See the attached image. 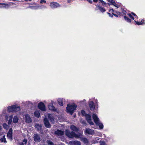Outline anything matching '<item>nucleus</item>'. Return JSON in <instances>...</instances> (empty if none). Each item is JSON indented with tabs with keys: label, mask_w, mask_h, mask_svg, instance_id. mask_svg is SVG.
Masks as SVG:
<instances>
[{
	"label": "nucleus",
	"mask_w": 145,
	"mask_h": 145,
	"mask_svg": "<svg viewBox=\"0 0 145 145\" xmlns=\"http://www.w3.org/2000/svg\"><path fill=\"white\" fill-rule=\"evenodd\" d=\"M65 134L69 138H79L81 139V140L83 141L84 143L87 144L89 143L88 139L86 138H82V133H79L77 134H76L73 132H71L69 130H67L66 131Z\"/></svg>",
	"instance_id": "1"
},
{
	"label": "nucleus",
	"mask_w": 145,
	"mask_h": 145,
	"mask_svg": "<svg viewBox=\"0 0 145 145\" xmlns=\"http://www.w3.org/2000/svg\"><path fill=\"white\" fill-rule=\"evenodd\" d=\"M77 107L76 105L74 103L68 104L67 107L66 111L72 115Z\"/></svg>",
	"instance_id": "2"
},
{
	"label": "nucleus",
	"mask_w": 145,
	"mask_h": 145,
	"mask_svg": "<svg viewBox=\"0 0 145 145\" xmlns=\"http://www.w3.org/2000/svg\"><path fill=\"white\" fill-rule=\"evenodd\" d=\"M20 110V107L17 105H13L11 106H9L8 107V110L9 112H11L13 111L17 112Z\"/></svg>",
	"instance_id": "3"
},
{
	"label": "nucleus",
	"mask_w": 145,
	"mask_h": 145,
	"mask_svg": "<svg viewBox=\"0 0 145 145\" xmlns=\"http://www.w3.org/2000/svg\"><path fill=\"white\" fill-rule=\"evenodd\" d=\"M48 117L50 119V121L53 123H54V122L55 121H56V120H57V119H56L55 118H54L56 117V118L57 117V116H56L52 114H48Z\"/></svg>",
	"instance_id": "4"
},
{
	"label": "nucleus",
	"mask_w": 145,
	"mask_h": 145,
	"mask_svg": "<svg viewBox=\"0 0 145 145\" xmlns=\"http://www.w3.org/2000/svg\"><path fill=\"white\" fill-rule=\"evenodd\" d=\"M86 118L88 122L90 125H93L94 123L92 121L91 116L89 114H86L85 115Z\"/></svg>",
	"instance_id": "5"
},
{
	"label": "nucleus",
	"mask_w": 145,
	"mask_h": 145,
	"mask_svg": "<svg viewBox=\"0 0 145 145\" xmlns=\"http://www.w3.org/2000/svg\"><path fill=\"white\" fill-rule=\"evenodd\" d=\"M88 134L89 135H95V132L92 129L89 128H87L86 129L85 132V134Z\"/></svg>",
	"instance_id": "6"
},
{
	"label": "nucleus",
	"mask_w": 145,
	"mask_h": 145,
	"mask_svg": "<svg viewBox=\"0 0 145 145\" xmlns=\"http://www.w3.org/2000/svg\"><path fill=\"white\" fill-rule=\"evenodd\" d=\"M33 139L35 142H39L40 141V135L37 134H35L34 135Z\"/></svg>",
	"instance_id": "7"
},
{
	"label": "nucleus",
	"mask_w": 145,
	"mask_h": 145,
	"mask_svg": "<svg viewBox=\"0 0 145 145\" xmlns=\"http://www.w3.org/2000/svg\"><path fill=\"white\" fill-rule=\"evenodd\" d=\"M50 6L52 8H56L60 6L58 3L56 2H53L50 3Z\"/></svg>",
	"instance_id": "8"
},
{
	"label": "nucleus",
	"mask_w": 145,
	"mask_h": 145,
	"mask_svg": "<svg viewBox=\"0 0 145 145\" xmlns=\"http://www.w3.org/2000/svg\"><path fill=\"white\" fill-rule=\"evenodd\" d=\"M38 107L39 109L42 111H45V107L44 104L42 102H40L38 105Z\"/></svg>",
	"instance_id": "9"
},
{
	"label": "nucleus",
	"mask_w": 145,
	"mask_h": 145,
	"mask_svg": "<svg viewBox=\"0 0 145 145\" xmlns=\"http://www.w3.org/2000/svg\"><path fill=\"white\" fill-rule=\"evenodd\" d=\"M92 118L95 124L100 121L97 116L94 113L93 114Z\"/></svg>",
	"instance_id": "10"
},
{
	"label": "nucleus",
	"mask_w": 145,
	"mask_h": 145,
	"mask_svg": "<svg viewBox=\"0 0 145 145\" xmlns=\"http://www.w3.org/2000/svg\"><path fill=\"white\" fill-rule=\"evenodd\" d=\"M44 123L45 126L47 128H50L51 125L50 124L48 120L45 118L44 120Z\"/></svg>",
	"instance_id": "11"
},
{
	"label": "nucleus",
	"mask_w": 145,
	"mask_h": 145,
	"mask_svg": "<svg viewBox=\"0 0 145 145\" xmlns=\"http://www.w3.org/2000/svg\"><path fill=\"white\" fill-rule=\"evenodd\" d=\"M12 129H10L7 134V137L10 140L12 139Z\"/></svg>",
	"instance_id": "12"
},
{
	"label": "nucleus",
	"mask_w": 145,
	"mask_h": 145,
	"mask_svg": "<svg viewBox=\"0 0 145 145\" xmlns=\"http://www.w3.org/2000/svg\"><path fill=\"white\" fill-rule=\"evenodd\" d=\"M25 121L27 123H30L31 122L32 120L29 115L27 114L25 115Z\"/></svg>",
	"instance_id": "13"
},
{
	"label": "nucleus",
	"mask_w": 145,
	"mask_h": 145,
	"mask_svg": "<svg viewBox=\"0 0 145 145\" xmlns=\"http://www.w3.org/2000/svg\"><path fill=\"white\" fill-rule=\"evenodd\" d=\"M56 135L59 136H63V132L60 130H57L55 132Z\"/></svg>",
	"instance_id": "14"
},
{
	"label": "nucleus",
	"mask_w": 145,
	"mask_h": 145,
	"mask_svg": "<svg viewBox=\"0 0 145 145\" xmlns=\"http://www.w3.org/2000/svg\"><path fill=\"white\" fill-rule=\"evenodd\" d=\"M89 106L91 110H93L95 109V106L93 102L92 101H90L89 102Z\"/></svg>",
	"instance_id": "15"
},
{
	"label": "nucleus",
	"mask_w": 145,
	"mask_h": 145,
	"mask_svg": "<svg viewBox=\"0 0 145 145\" xmlns=\"http://www.w3.org/2000/svg\"><path fill=\"white\" fill-rule=\"evenodd\" d=\"M10 5L9 4L0 3V7L7 8Z\"/></svg>",
	"instance_id": "16"
},
{
	"label": "nucleus",
	"mask_w": 145,
	"mask_h": 145,
	"mask_svg": "<svg viewBox=\"0 0 145 145\" xmlns=\"http://www.w3.org/2000/svg\"><path fill=\"white\" fill-rule=\"evenodd\" d=\"M107 1L117 8L119 7L120 5L116 3L113 0H107Z\"/></svg>",
	"instance_id": "17"
},
{
	"label": "nucleus",
	"mask_w": 145,
	"mask_h": 145,
	"mask_svg": "<svg viewBox=\"0 0 145 145\" xmlns=\"http://www.w3.org/2000/svg\"><path fill=\"white\" fill-rule=\"evenodd\" d=\"M97 125H98L99 126V128L101 129H102L103 128V124L101 122L99 121V122H98L97 123H96L95 124Z\"/></svg>",
	"instance_id": "18"
},
{
	"label": "nucleus",
	"mask_w": 145,
	"mask_h": 145,
	"mask_svg": "<svg viewBox=\"0 0 145 145\" xmlns=\"http://www.w3.org/2000/svg\"><path fill=\"white\" fill-rule=\"evenodd\" d=\"M64 100L63 99L59 98L57 100L59 104L61 106L63 105V101Z\"/></svg>",
	"instance_id": "19"
},
{
	"label": "nucleus",
	"mask_w": 145,
	"mask_h": 145,
	"mask_svg": "<svg viewBox=\"0 0 145 145\" xmlns=\"http://www.w3.org/2000/svg\"><path fill=\"white\" fill-rule=\"evenodd\" d=\"M70 128L72 130L75 131H77L78 130V129L77 128H76L75 126L73 125H71L70 126Z\"/></svg>",
	"instance_id": "20"
},
{
	"label": "nucleus",
	"mask_w": 145,
	"mask_h": 145,
	"mask_svg": "<svg viewBox=\"0 0 145 145\" xmlns=\"http://www.w3.org/2000/svg\"><path fill=\"white\" fill-rule=\"evenodd\" d=\"M27 142V139H25L23 140V142H20L18 145H25Z\"/></svg>",
	"instance_id": "21"
},
{
	"label": "nucleus",
	"mask_w": 145,
	"mask_h": 145,
	"mask_svg": "<svg viewBox=\"0 0 145 145\" xmlns=\"http://www.w3.org/2000/svg\"><path fill=\"white\" fill-rule=\"evenodd\" d=\"M48 108L49 110L54 111L55 110V107L53 106L52 104H51V105H49L48 106Z\"/></svg>",
	"instance_id": "22"
},
{
	"label": "nucleus",
	"mask_w": 145,
	"mask_h": 145,
	"mask_svg": "<svg viewBox=\"0 0 145 145\" xmlns=\"http://www.w3.org/2000/svg\"><path fill=\"white\" fill-rule=\"evenodd\" d=\"M18 118L17 116H14L13 119V122L14 123H17L18 122Z\"/></svg>",
	"instance_id": "23"
},
{
	"label": "nucleus",
	"mask_w": 145,
	"mask_h": 145,
	"mask_svg": "<svg viewBox=\"0 0 145 145\" xmlns=\"http://www.w3.org/2000/svg\"><path fill=\"white\" fill-rule=\"evenodd\" d=\"M98 9L102 12H103L106 11L105 9L104 8L99 6L98 7Z\"/></svg>",
	"instance_id": "24"
},
{
	"label": "nucleus",
	"mask_w": 145,
	"mask_h": 145,
	"mask_svg": "<svg viewBox=\"0 0 145 145\" xmlns=\"http://www.w3.org/2000/svg\"><path fill=\"white\" fill-rule=\"evenodd\" d=\"M34 115L37 117L39 118L40 116L39 112L37 110L35 111L34 113Z\"/></svg>",
	"instance_id": "25"
},
{
	"label": "nucleus",
	"mask_w": 145,
	"mask_h": 145,
	"mask_svg": "<svg viewBox=\"0 0 145 145\" xmlns=\"http://www.w3.org/2000/svg\"><path fill=\"white\" fill-rule=\"evenodd\" d=\"M0 140L2 142H4V143H6L7 142L5 136H3L2 138H1L0 139Z\"/></svg>",
	"instance_id": "26"
},
{
	"label": "nucleus",
	"mask_w": 145,
	"mask_h": 145,
	"mask_svg": "<svg viewBox=\"0 0 145 145\" xmlns=\"http://www.w3.org/2000/svg\"><path fill=\"white\" fill-rule=\"evenodd\" d=\"M41 125H40L39 124H36L35 125V127L38 131H39L41 129Z\"/></svg>",
	"instance_id": "27"
},
{
	"label": "nucleus",
	"mask_w": 145,
	"mask_h": 145,
	"mask_svg": "<svg viewBox=\"0 0 145 145\" xmlns=\"http://www.w3.org/2000/svg\"><path fill=\"white\" fill-rule=\"evenodd\" d=\"M9 119L8 120V124H10L11 123L12 121V119L13 118V116L12 115L10 116H9Z\"/></svg>",
	"instance_id": "28"
},
{
	"label": "nucleus",
	"mask_w": 145,
	"mask_h": 145,
	"mask_svg": "<svg viewBox=\"0 0 145 145\" xmlns=\"http://www.w3.org/2000/svg\"><path fill=\"white\" fill-rule=\"evenodd\" d=\"M124 18L125 20L127 22H131V20L129 18L127 17L126 16H124Z\"/></svg>",
	"instance_id": "29"
},
{
	"label": "nucleus",
	"mask_w": 145,
	"mask_h": 145,
	"mask_svg": "<svg viewBox=\"0 0 145 145\" xmlns=\"http://www.w3.org/2000/svg\"><path fill=\"white\" fill-rule=\"evenodd\" d=\"M30 8L33 9H37L39 8V6H30Z\"/></svg>",
	"instance_id": "30"
},
{
	"label": "nucleus",
	"mask_w": 145,
	"mask_h": 145,
	"mask_svg": "<svg viewBox=\"0 0 145 145\" xmlns=\"http://www.w3.org/2000/svg\"><path fill=\"white\" fill-rule=\"evenodd\" d=\"M100 138L98 137H97L95 138V139L96 140V141H93L91 142L92 144H95L97 142V141L99 140Z\"/></svg>",
	"instance_id": "31"
},
{
	"label": "nucleus",
	"mask_w": 145,
	"mask_h": 145,
	"mask_svg": "<svg viewBox=\"0 0 145 145\" xmlns=\"http://www.w3.org/2000/svg\"><path fill=\"white\" fill-rule=\"evenodd\" d=\"M135 22L137 24L139 25H143V24H145L144 22H138L136 21H135Z\"/></svg>",
	"instance_id": "32"
},
{
	"label": "nucleus",
	"mask_w": 145,
	"mask_h": 145,
	"mask_svg": "<svg viewBox=\"0 0 145 145\" xmlns=\"http://www.w3.org/2000/svg\"><path fill=\"white\" fill-rule=\"evenodd\" d=\"M80 142L78 141L75 140L74 141V145H80Z\"/></svg>",
	"instance_id": "33"
},
{
	"label": "nucleus",
	"mask_w": 145,
	"mask_h": 145,
	"mask_svg": "<svg viewBox=\"0 0 145 145\" xmlns=\"http://www.w3.org/2000/svg\"><path fill=\"white\" fill-rule=\"evenodd\" d=\"M3 127L6 129H8V125L5 123L3 124Z\"/></svg>",
	"instance_id": "34"
},
{
	"label": "nucleus",
	"mask_w": 145,
	"mask_h": 145,
	"mask_svg": "<svg viewBox=\"0 0 145 145\" xmlns=\"http://www.w3.org/2000/svg\"><path fill=\"white\" fill-rule=\"evenodd\" d=\"M80 121L84 125H86V122L84 120L81 119L80 120Z\"/></svg>",
	"instance_id": "35"
},
{
	"label": "nucleus",
	"mask_w": 145,
	"mask_h": 145,
	"mask_svg": "<svg viewBox=\"0 0 145 145\" xmlns=\"http://www.w3.org/2000/svg\"><path fill=\"white\" fill-rule=\"evenodd\" d=\"M127 15L129 16V17L133 20H134V18L133 17L131 14L130 13H128L127 14Z\"/></svg>",
	"instance_id": "36"
},
{
	"label": "nucleus",
	"mask_w": 145,
	"mask_h": 145,
	"mask_svg": "<svg viewBox=\"0 0 145 145\" xmlns=\"http://www.w3.org/2000/svg\"><path fill=\"white\" fill-rule=\"evenodd\" d=\"M46 7L45 6H44V5H42L41 6H39V8L41 9H43V8H46Z\"/></svg>",
	"instance_id": "37"
},
{
	"label": "nucleus",
	"mask_w": 145,
	"mask_h": 145,
	"mask_svg": "<svg viewBox=\"0 0 145 145\" xmlns=\"http://www.w3.org/2000/svg\"><path fill=\"white\" fill-rule=\"evenodd\" d=\"M100 145H107V144L103 141H100Z\"/></svg>",
	"instance_id": "38"
},
{
	"label": "nucleus",
	"mask_w": 145,
	"mask_h": 145,
	"mask_svg": "<svg viewBox=\"0 0 145 145\" xmlns=\"http://www.w3.org/2000/svg\"><path fill=\"white\" fill-rule=\"evenodd\" d=\"M81 113L82 114V115H83L84 116H85L86 115V114L85 113V111L83 110H81Z\"/></svg>",
	"instance_id": "39"
},
{
	"label": "nucleus",
	"mask_w": 145,
	"mask_h": 145,
	"mask_svg": "<svg viewBox=\"0 0 145 145\" xmlns=\"http://www.w3.org/2000/svg\"><path fill=\"white\" fill-rule=\"evenodd\" d=\"M69 143L70 145H74V141H71Z\"/></svg>",
	"instance_id": "40"
},
{
	"label": "nucleus",
	"mask_w": 145,
	"mask_h": 145,
	"mask_svg": "<svg viewBox=\"0 0 145 145\" xmlns=\"http://www.w3.org/2000/svg\"><path fill=\"white\" fill-rule=\"evenodd\" d=\"M95 135L97 136H101H101L102 135V134L101 133H100L99 132H97Z\"/></svg>",
	"instance_id": "41"
},
{
	"label": "nucleus",
	"mask_w": 145,
	"mask_h": 145,
	"mask_svg": "<svg viewBox=\"0 0 145 145\" xmlns=\"http://www.w3.org/2000/svg\"><path fill=\"white\" fill-rule=\"evenodd\" d=\"M46 1L45 0H41L40 1V3H46Z\"/></svg>",
	"instance_id": "42"
},
{
	"label": "nucleus",
	"mask_w": 145,
	"mask_h": 145,
	"mask_svg": "<svg viewBox=\"0 0 145 145\" xmlns=\"http://www.w3.org/2000/svg\"><path fill=\"white\" fill-rule=\"evenodd\" d=\"M101 2L102 3L103 5V6H105V5H106V3L103 0Z\"/></svg>",
	"instance_id": "43"
},
{
	"label": "nucleus",
	"mask_w": 145,
	"mask_h": 145,
	"mask_svg": "<svg viewBox=\"0 0 145 145\" xmlns=\"http://www.w3.org/2000/svg\"><path fill=\"white\" fill-rule=\"evenodd\" d=\"M132 14L135 17V18H138V17L137 16L135 13H132Z\"/></svg>",
	"instance_id": "44"
},
{
	"label": "nucleus",
	"mask_w": 145,
	"mask_h": 145,
	"mask_svg": "<svg viewBox=\"0 0 145 145\" xmlns=\"http://www.w3.org/2000/svg\"><path fill=\"white\" fill-rule=\"evenodd\" d=\"M107 14H108L109 15V16L110 17H113V15L112 16L110 13H109V12H107Z\"/></svg>",
	"instance_id": "45"
},
{
	"label": "nucleus",
	"mask_w": 145,
	"mask_h": 145,
	"mask_svg": "<svg viewBox=\"0 0 145 145\" xmlns=\"http://www.w3.org/2000/svg\"><path fill=\"white\" fill-rule=\"evenodd\" d=\"M89 3L92 4V1L91 0H87Z\"/></svg>",
	"instance_id": "46"
},
{
	"label": "nucleus",
	"mask_w": 145,
	"mask_h": 145,
	"mask_svg": "<svg viewBox=\"0 0 145 145\" xmlns=\"http://www.w3.org/2000/svg\"><path fill=\"white\" fill-rule=\"evenodd\" d=\"M71 2V0H67V2L69 3H70Z\"/></svg>",
	"instance_id": "47"
},
{
	"label": "nucleus",
	"mask_w": 145,
	"mask_h": 145,
	"mask_svg": "<svg viewBox=\"0 0 145 145\" xmlns=\"http://www.w3.org/2000/svg\"><path fill=\"white\" fill-rule=\"evenodd\" d=\"M109 11L111 12H113V9H110L109 10Z\"/></svg>",
	"instance_id": "48"
},
{
	"label": "nucleus",
	"mask_w": 145,
	"mask_h": 145,
	"mask_svg": "<svg viewBox=\"0 0 145 145\" xmlns=\"http://www.w3.org/2000/svg\"><path fill=\"white\" fill-rule=\"evenodd\" d=\"M93 1L95 2H97L98 1V0H93Z\"/></svg>",
	"instance_id": "49"
},
{
	"label": "nucleus",
	"mask_w": 145,
	"mask_h": 145,
	"mask_svg": "<svg viewBox=\"0 0 145 145\" xmlns=\"http://www.w3.org/2000/svg\"><path fill=\"white\" fill-rule=\"evenodd\" d=\"M8 116H5V118H6V119L7 120L8 119Z\"/></svg>",
	"instance_id": "50"
},
{
	"label": "nucleus",
	"mask_w": 145,
	"mask_h": 145,
	"mask_svg": "<svg viewBox=\"0 0 145 145\" xmlns=\"http://www.w3.org/2000/svg\"><path fill=\"white\" fill-rule=\"evenodd\" d=\"M113 15H114L116 17H118V15L116 14H113Z\"/></svg>",
	"instance_id": "51"
},
{
	"label": "nucleus",
	"mask_w": 145,
	"mask_h": 145,
	"mask_svg": "<svg viewBox=\"0 0 145 145\" xmlns=\"http://www.w3.org/2000/svg\"><path fill=\"white\" fill-rule=\"evenodd\" d=\"M95 101L97 104V99L95 100Z\"/></svg>",
	"instance_id": "52"
},
{
	"label": "nucleus",
	"mask_w": 145,
	"mask_h": 145,
	"mask_svg": "<svg viewBox=\"0 0 145 145\" xmlns=\"http://www.w3.org/2000/svg\"><path fill=\"white\" fill-rule=\"evenodd\" d=\"M2 129V128L1 127V126H0V131Z\"/></svg>",
	"instance_id": "53"
},
{
	"label": "nucleus",
	"mask_w": 145,
	"mask_h": 145,
	"mask_svg": "<svg viewBox=\"0 0 145 145\" xmlns=\"http://www.w3.org/2000/svg\"><path fill=\"white\" fill-rule=\"evenodd\" d=\"M93 141H96V140L95 139V138L93 140L92 142H93Z\"/></svg>",
	"instance_id": "54"
},
{
	"label": "nucleus",
	"mask_w": 145,
	"mask_h": 145,
	"mask_svg": "<svg viewBox=\"0 0 145 145\" xmlns=\"http://www.w3.org/2000/svg\"><path fill=\"white\" fill-rule=\"evenodd\" d=\"M57 117L56 118V117H55V118L56 119H57V120H57V118H58V119H59V118H58V117L57 116Z\"/></svg>",
	"instance_id": "55"
},
{
	"label": "nucleus",
	"mask_w": 145,
	"mask_h": 145,
	"mask_svg": "<svg viewBox=\"0 0 145 145\" xmlns=\"http://www.w3.org/2000/svg\"><path fill=\"white\" fill-rule=\"evenodd\" d=\"M57 117L56 118V117H55V118L56 119H57V120H57V118H58V119H59V118H58V117L57 116Z\"/></svg>",
	"instance_id": "56"
},
{
	"label": "nucleus",
	"mask_w": 145,
	"mask_h": 145,
	"mask_svg": "<svg viewBox=\"0 0 145 145\" xmlns=\"http://www.w3.org/2000/svg\"><path fill=\"white\" fill-rule=\"evenodd\" d=\"M99 1H100L101 2L103 1L102 0H98Z\"/></svg>",
	"instance_id": "57"
},
{
	"label": "nucleus",
	"mask_w": 145,
	"mask_h": 145,
	"mask_svg": "<svg viewBox=\"0 0 145 145\" xmlns=\"http://www.w3.org/2000/svg\"><path fill=\"white\" fill-rule=\"evenodd\" d=\"M99 6V5H96V7H97L98 8V7Z\"/></svg>",
	"instance_id": "58"
},
{
	"label": "nucleus",
	"mask_w": 145,
	"mask_h": 145,
	"mask_svg": "<svg viewBox=\"0 0 145 145\" xmlns=\"http://www.w3.org/2000/svg\"><path fill=\"white\" fill-rule=\"evenodd\" d=\"M144 21V20H142V21Z\"/></svg>",
	"instance_id": "59"
},
{
	"label": "nucleus",
	"mask_w": 145,
	"mask_h": 145,
	"mask_svg": "<svg viewBox=\"0 0 145 145\" xmlns=\"http://www.w3.org/2000/svg\"><path fill=\"white\" fill-rule=\"evenodd\" d=\"M13 1H15V0H12Z\"/></svg>",
	"instance_id": "60"
}]
</instances>
